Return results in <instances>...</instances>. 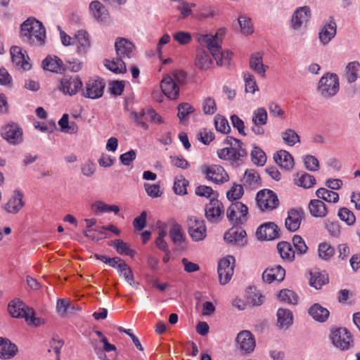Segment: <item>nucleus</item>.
I'll use <instances>...</instances> for the list:
<instances>
[{
    "mask_svg": "<svg viewBox=\"0 0 360 360\" xmlns=\"http://www.w3.org/2000/svg\"><path fill=\"white\" fill-rule=\"evenodd\" d=\"M20 37L27 45L34 48L41 47L46 44V29L41 22L30 17L20 25Z\"/></svg>",
    "mask_w": 360,
    "mask_h": 360,
    "instance_id": "f257e3e1",
    "label": "nucleus"
},
{
    "mask_svg": "<svg viewBox=\"0 0 360 360\" xmlns=\"http://www.w3.org/2000/svg\"><path fill=\"white\" fill-rule=\"evenodd\" d=\"M224 143L226 147L217 150L219 158L228 161L234 167L243 165L248 155L244 143L240 139L230 136H226Z\"/></svg>",
    "mask_w": 360,
    "mask_h": 360,
    "instance_id": "f03ea898",
    "label": "nucleus"
},
{
    "mask_svg": "<svg viewBox=\"0 0 360 360\" xmlns=\"http://www.w3.org/2000/svg\"><path fill=\"white\" fill-rule=\"evenodd\" d=\"M224 32V29H220L214 35L205 34L202 37V41L206 45L219 66L229 65L232 57L231 51H223L221 47V39L218 35L222 34Z\"/></svg>",
    "mask_w": 360,
    "mask_h": 360,
    "instance_id": "7ed1b4c3",
    "label": "nucleus"
},
{
    "mask_svg": "<svg viewBox=\"0 0 360 360\" xmlns=\"http://www.w3.org/2000/svg\"><path fill=\"white\" fill-rule=\"evenodd\" d=\"M339 89V78L336 74H325L319 80L318 90L323 97L328 98L335 96Z\"/></svg>",
    "mask_w": 360,
    "mask_h": 360,
    "instance_id": "20e7f679",
    "label": "nucleus"
},
{
    "mask_svg": "<svg viewBox=\"0 0 360 360\" xmlns=\"http://www.w3.org/2000/svg\"><path fill=\"white\" fill-rule=\"evenodd\" d=\"M330 340L333 345L341 351L348 350L353 342L350 333L342 327L331 328Z\"/></svg>",
    "mask_w": 360,
    "mask_h": 360,
    "instance_id": "39448f33",
    "label": "nucleus"
},
{
    "mask_svg": "<svg viewBox=\"0 0 360 360\" xmlns=\"http://www.w3.org/2000/svg\"><path fill=\"white\" fill-rule=\"evenodd\" d=\"M82 82L78 75H64L60 80L58 89L64 95L75 96L79 91H82Z\"/></svg>",
    "mask_w": 360,
    "mask_h": 360,
    "instance_id": "423d86ee",
    "label": "nucleus"
},
{
    "mask_svg": "<svg viewBox=\"0 0 360 360\" xmlns=\"http://www.w3.org/2000/svg\"><path fill=\"white\" fill-rule=\"evenodd\" d=\"M105 86V81L100 78H90L85 85V88L82 89V94L85 98L91 99H97L101 98Z\"/></svg>",
    "mask_w": 360,
    "mask_h": 360,
    "instance_id": "0eeeda50",
    "label": "nucleus"
},
{
    "mask_svg": "<svg viewBox=\"0 0 360 360\" xmlns=\"http://www.w3.org/2000/svg\"><path fill=\"white\" fill-rule=\"evenodd\" d=\"M248 208L241 202L236 201L231 204L226 211V216L230 221L236 224L245 222L248 219Z\"/></svg>",
    "mask_w": 360,
    "mask_h": 360,
    "instance_id": "6e6552de",
    "label": "nucleus"
},
{
    "mask_svg": "<svg viewBox=\"0 0 360 360\" xmlns=\"http://www.w3.org/2000/svg\"><path fill=\"white\" fill-rule=\"evenodd\" d=\"M234 262L235 258L231 255L221 259L219 262L217 271L219 283L221 285L226 284L231 280L233 274Z\"/></svg>",
    "mask_w": 360,
    "mask_h": 360,
    "instance_id": "1a4fd4ad",
    "label": "nucleus"
},
{
    "mask_svg": "<svg viewBox=\"0 0 360 360\" xmlns=\"http://www.w3.org/2000/svg\"><path fill=\"white\" fill-rule=\"evenodd\" d=\"M202 173L205 178L216 184H223L229 180V175L224 167L220 165H212L204 166L202 168Z\"/></svg>",
    "mask_w": 360,
    "mask_h": 360,
    "instance_id": "9d476101",
    "label": "nucleus"
},
{
    "mask_svg": "<svg viewBox=\"0 0 360 360\" xmlns=\"http://www.w3.org/2000/svg\"><path fill=\"white\" fill-rule=\"evenodd\" d=\"M188 233L191 238L196 242L202 240L207 236V229L205 221L195 217L188 218Z\"/></svg>",
    "mask_w": 360,
    "mask_h": 360,
    "instance_id": "9b49d317",
    "label": "nucleus"
},
{
    "mask_svg": "<svg viewBox=\"0 0 360 360\" xmlns=\"http://www.w3.org/2000/svg\"><path fill=\"white\" fill-rule=\"evenodd\" d=\"M256 199L262 210H274L277 207L279 203L276 193L269 189L259 191L257 194Z\"/></svg>",
    "mask_w": 360,
    "mask_h": 360,
    "instance_id": "f8f14e48",
    "label": "nucleus"
},
{
    "mask_svg": "<svg viewBox=\"0 0 360 360\" xmlns=\"http://www.w3.org/2000/svg\"><path fill=\"white\" fill-rule=\"evenodd\" d=\"M236 347L244 354L252 353L256 346L254 335L249 330L240 332L236 338Z\"/></svg>",
    "mask_w": 360,
    "mask_h": 360,
    "instance_id": "ddd939ff",
    "label": "nucleus"
},
{
    "mask_svg": "<svg viewBox=\"0 0 360 360\" xmlns=\"http://www.w3.org/2000/svg\"><path fill=\"white\" fill-rule=\"evenodd\" d=\"M337 25L333 17L330 16L319 28V39L323 45H326L335 37Z\"/></svg>",
    "mask_w": 360,
    "mask_h": 360,
    "instance_id": "4468645a",
    "label": "nucleus"
},
{
    "mask_svg": "<svg viewBox=\"0 0 360 360\" xmlns=\"http://www.w3.org/2000/svg\"><path fill=\"white\" fill-rule=\"evenodd\" d=\"M1 134L5 140L12 144H18L22 141V131L15 123L2 127Z\"/></svg>",
    "mask_w": 360,
    "mask_h": 360,
    "instance_id": "2eb2a0df",
    "label": "nucleus"
},
{
    "mask_svg": "<svg viewBox=\"0 0 360 360\" xmlns=\"http://www.w3.org/2000/svg\"><path fill=\"white\" fill-rule=\"evenodd\" d=\"M279 229L274 222H267L258 227L256 236L260 240H271L278 238Z\"/></svg>",
    "mask_w": 360,
    "mask_h": 360,
    "instance_id": "dca6fc26",
    "label": "nucleus"
},
{
    "mask_svg": "<svg viewBox=\"0 0 360 360\" xmlns=\"http://www.w3.org/2000/svg\"><path fill=\"white\" fill-rule=\"evenodd\" d=\"M246 231L241 229L231 228L225 232L224 239L228 244L245 246L247 243Z\"/></svg>",
    "mask_w": 360,
    "mask_h": 360,
    "instance_id": "f3484780",
    "label": "nucleus"
},
{
    "mask_svg": "<svg viewBox=\"0 0 360 360\" xmlns=\"http://www.w3.org/2000/svg\"><path fill=\"white\" fill-rule=\"evenodd\" d=\"M205 211L207 219L212 223H215L218 221L219 217L224 212V205L215 197H213L206 205Z\"/></svg>",
    "mask_w": 360,
    "mask_h": 360,
    "instance_id": "a211bd4d",
    "label": "nucleus"
},
{
    "mask_svg": "<svg viewBox=\"0 0 360 360\" xmlns=\"http://www.w3.org/2000/svg\"><path fill=\"white\" fill-rule=\"evenodd\" d=\"M311 15L310 8L308 6L298 7L294 11L291 18V27L295 30H299L302 25L307 22Z\"/></svg>",
    "mask_w": 360,
    "mask_h": 360,
    "instance_id": "6ab92c4d",
    "label": "nucleus"
},
{
    "mask_svg": "<svg viewBox=\"0 0 360 360\" xmlns=\"http://www.w3.org/2000/svg\"><path fill=\"white\" fill-rule=\"evenodd\" d=\"M304 215V211L301 208H292L288 210V217L285 220L286 229L291 231H296L300 226Z\"/></svg>",
    "mask_w": 360,
    "mask_h": 360,
    "instance_id": "aec40b11",
    "label": "nucleus"
},
{
    "mask_svg": "<svg viewBox=\"0 0 360 360\" xmlns=\"http://www.w3.org/2000/svg\"><path fill=\"white\" fill-rule=\"evenodd\" d=\"M8 311L13 318H25L28 321L29 314L33 315V310L20 300H13L8 305Z\"/></svg>",
    "mask_w": 360,
    "mask_h": 360,
    "instance_id": "412c9836",
    "label": "nucleus"
},
{
    "mask_svg": "<svg viewBox=\"0 0 360 360\" xmlns=\"http://www.w3.org/2000/svg\"><path fill=\"white\" fill-rule=\"evenodd\" d=\"M285 270L281 265H274L267 267L262 274V280L266 283L274 281L281 282L284 280Z\"/></svg>",
    "mask_w": 360,
    "mask_h": 360,
    "instance_id": "4be33fe9",
    "label": "nucleus"
},
{
    "mask_svg": "<svg viewBox=\"0 0 360 360\" xmlns=\"http://www.w3.org/2000/svg\"><path fill=\"white\" fill-rule=\"evenodd\" d=\"M160 87L162 93L169 99H176L179 94V87L174 78L166 75L161 81Z\"/></svg>",
    "mask_w": 360,
    "mask_h": 360,
    "instance_id": "5701e85b",
    "label": "nucleus"
},
{
    "mask_svg": "<svg viewBox=\"0 0 360 360\" xmlns=\"http://www.w3.org/2000/svg\"><path fill=\"white\" fill-rule=\"evenodd\" d=\"M115 48L117 57L122 60L131 58L134 55V44L124 38L117 39Z\"/></svg>",
    "mask_w": 360,
    "mask_h": 360,
    "instance_id": "b1692460",
    "label": "nucleus"
},
{
    "mask_svg": "<svg viewBox=\"0 0 360 360\" xmlns=\"http://www.w3.org/2000/svg\"><path fill=\"white\" fill-rule=\"evenodd\" d=\"M11 56L13 63L18 67H20L24 70H28L31 68V65L28 62L29 57L26 51H23L20 46H14L11 48Z\"/></svg>",
    "mask_w": 360,
    "mask_h": 360,
    "instance_id": "393cba45",
    "label": "nucleus"
},
{
    "mask_svg": "<svg viewBox=\"0 0 360 360\" xmlns=\"http://www.w3.org/2000/svg\"><path fill=\"white\" fill-rule=\"evenodd\" d=\"M22 198L23 193L20 191H14L13 195L4 205L5 210L8 213H18L24 206Z\"/></svg>",
    "mask_w": 360,
    "mask_h": 360,
    "instance_id": "a878e982",
    "label": "nucleus"
},
{
    "mask_svg": "<svg viewBox=\"0 0 360 360\" xmlns=\"http://www.w3.org/2000/svg\"><path fill=\"white\" fill-rule=\"evenodd\" d=\"M276 326L280 329H288L293 323V314L288 309L279 308L276 312Z\"/></svg>",
    "mask_w": 360,
    "mask_h": 360,
    "instance_id": "bb28decb",
    "label": "nucleus"
},
{
    "mask_svg": "<svg viewBox=\"0 0 360 360\" xmlns=\"http://www.w3.org/2000/svg\"><path fill=\"white\" fill-rule=\"evenodd\" d=\"M249 65L250 68L261 77H264L269 69V67L263 63V56L260 52L251 54Z\"/></svg>",
    "mask_w": 360,
    "mask_h": 360,
    "instance_id": "cd10ccee",
    "label": "nucleus"
},
{
    "mask_svg": "<svg viewBox=\"0 0 360 360\" xmlns=\"http://www.w3.org/2000/svg\"><path fill=\"white\" fill-rule=\"evenodd\" d=\"M308 313L314 321L319 323H325L330 316L328 309L319 303L311 306L308 309Z\"/></svg>",
    "mask_w": 360,
    "mask_h": 360,
    "instance_id": "c85d7f7f",
    "label": "nucleus"
},
{
    "mask_svg": "<svg viewBox=\"0 0 360 360\" xmlns=\"http://www.w3.org/2000/svg\"><path fill=\"white\" fill-rule=\"evenodd\" d=\"M18 351L16 345L6 338H0V358L9 359L13 358Z\"/></svg>",
    "mask_w": 360,
    "mask_h": 360,
    "instance_id": "c756f323",
    "label": "nucleus"
},
{
    "mask_svg": "<svg viewBox=\"0 0 360 360\" xmlns=\"http://www.w3.org/2000/svg\"><path fill=\"white\" fill-rule=\"evenodd\" d=\"M276 163L281 168L290 170L294 165V160L292 155L286 150H281L274 155Z\"/></svg>",
    "mask_w": 360,
    "mask_h": 360,
    "instance_id": "7c9ffc66",
    "label": "nucleus"
},
{
    "mask_svg": "<svg viewBox=\"0 0 360 360\" xmlns=\"http://www.w3.org/2000/svg\"><path fill=\"white\" fill-rule=\"evenodd\" d=\"M89 11L97 21L103 22L108 16L105 7L98 1H93L89 4Z\"/></svg>",
    "mask_w": 360,
    "mask_h": 360,
    "instance_id": "2f4dec72",
    "label": "nucleus"
},
{
    "mask_svg": "<svg viewBox=\"0 0 360 360\" xmlns=\"http://www.w3.org/2000/svg\"><path fill=\"white\" fill-rule=\"evenodd\" d=\"M309 210L311 215L314 217L323 218L327 214V208L325 203L319 199L310 200Z\"/></svg>",
    "mask_w": 360,
    "mask_h": 360,
    "instance_id": "473e14b6",
    "label": "nucleus"
},
{
    "mask_svg": "<svg viewBox=\"0 0 360 360\" xmlns=\"http://www.w3.org/2000/svg\"><path fill=\"white\" fill-rule=\"evenodd\" d=\"M91 209L94 212L99 215L110 212L117 214L120 212V207L117 205H108L101 200H97L93 202L91 205Z\"/></svg>",
    "mask_w": 360,
    "mask_h": 360,
    "instance_id": "72a5a7b5",
    "label": "nucleus"
},
{
    "mask_svg": "<svg viewBox=\"0 0 360 360\" xmlns=\"http://www.w3.org/2000/svg\"><path fill=\"white\" fill-rule=\"evenodd\" d=\"M41 65L44 70L57 73L61 70L63 61L57 56H49L42 60Z\"/></svg>",
    "mask_w": 360,
    "mask_h": 360,
    "instance_id": "f704fd0d",
    "label": "nucleus"
},
{
    "mask_svg": "<svg viewBox=\"0 0 360 360\" xmlns=\"http://www.w3.org/2000/svg\"><path fill=\"white\" fill-rule=\"evenodd\" d=\"M75 40L78 53H85L91 45L88 33L84 30L78 31L75 35Z\"/></svg>",
    "mask_w": 360,
    "mask_h": 360,
    "instance_id": "c9c22d12",
    "label": "nucleus"
},
{
    "mask_svg": "<svg viewBox=\"0 0 360 360\" xmlns=\"http://www.w3.org/2000/svg\"><path fill=\"white\" fill-rule=\"evenodd\" d=\"M278 251L283 259L292 261L295 258V250L292 245L286 241H281L277 245Z\"/></svg>",
    "mask_w": 360,
    "mask_h": 360,
    "instance_id": "e433bc0d",
    "label": "nucleus"
},
{
    "mask_svg": "<svg viewBox=\"0 0 360 360\" xmlns=\"http://www.w3.org/2000/svg\"><path fill=\"white\" fill-rule=\"evenodd\" d=\"M169 235L172 241L176 245L184 243L186 240V236L183 229L181 225L177 223L172 224L169 229Z\"/></svg>",
    "mask_w": 360,
    "mask_h": 360,
    "instance_id": "4c0bfd02",
    "label": "nucleus"
},
{
    "mask_svg": "<svg viewBox=\"0 0 360 360\" xmlns=\"http://www.w3.org/2000/svg\"><path fill=\"white\" fill-rule=\"evenodd\" d=\"M345 77L349 83L354 82L360 77V64L358 62L349 63L345 69Z\"/></svg>",
    "mask_w": 360,
    "mask_h": 360,
    "instance_id": "58836bf2",
    "label": "nucleus"
},
{
    "mask_svg": "<svg viewBox=\"0 0 360 360\" xmlns=\"http://www.w3.org/2000/svg\"><path fill=\"white\" fill-rule=\"evenodd\" d=\"M328 282L327 276L319 271H314L310 273V278L309 280V285L316 288L321 289V287L326 284Z\"/></svg>",
    "mask_w": 360,
    "mask_h": 360,
    "instance_id": "ea45409f",
    "label": "nucleus"
},
{
    "mask_svg": "<svg viewBox=\"0 0 360 360\" xmlns=\"http://www.w3.org/2000/svg\"><path fill=\"white\" fill-rule=\"evenodd\" d=\"M278 298L283 302L288 304L296 305L298 302V296L292 290L289 289H282L278 294Z\"/></svg>",
    "mask_w": 360,
    "mask_h": 360,
    "instance_id": "a19ab883",
    "label": "nucleus"
},
{
    "mask_svg": "<svg viewBox=\"0 0 360 360\" xmlns=\"http://www.w3.org/2000/svg\"><path fill=\"white\" fill-rule=\"evenodd\" d=\"M212 65V60L209 53L200 51L198 53L195 59V65L201 70H207Z\"/></svg>",
    "mask_w": 360,
    "mask_h": 360,
    "instance_id": "79ce46f5",
    "label": "nucleus"
},
{
    "mask_svg": "<svg viewBox=\"0 0 360 360\" xmlns=\"http://www.w3.org/2000/svg\"><path fill=\"white\" fill-rule=\"evenodd\" d=\"M335 254V248L330 244L323 242L318 246V255L320 259L328 261Z\"/></svg>",
    "mask_w": 360,
    "mask_h": 360,
    "instance_id": "37998d69",
    "label": "nucleus"
},
{
    "mask_svg": "<svg viewBox=\"0 0 360 360\" xmlns=\"http://www.w3.org/2000/svg\"><path fill=\"white\" fill-rule=\"evenodd\" d=\"M259 180V176L255 170L247 169L245 172L242 181L245 186L252 188L258 185Z\"/></svg>",
    "mask_w": 360,
    "mask_h": 360,
    "instance_id": "c03bdc74",
    "label": "nucleus"
},
{
    "mask_svg": "<svg viewBox=\"0 0 360 360\" xmlns=\"http://www.w3.org/2000/svg\"><path fill=\"white\" fill-rule=\"evenodd\" d=\"M316 195L326 202L336 203L339 200V195L333 191L320 188L316 191Z\"/></svg>",
    "mask_w": 360,
    "mask_h": 360,
    "instance_id": "a18cd8bd",
    "label": "nucleus"
},
{
    "mask_svg": "<svg viewBox=\"0 0 360 360\" xmlns=\"http://www.w3.org/2000/svg\"><path fill=\"white\" fill-rule=\"evenodd\" d=\"M189 182L186 179L184 176L179 175L175 177L173 190L174 192L180 195H184L187 194V186Z\"/></svg>",
    "mask_w": 360,
    "mask_h": 360,
    "instance_id": "49530a36",
    "label": "nucleus"
},
{
    "mask_svg": "<svg viewBox=\"0 0 360 360\" xmlns=\"http://www.w3.org/2000/svg\"><path fill=\"white\" fill-rule=\"evenodd\" d=\"M245 82V91L246 93L255 94L259 90L256 79L252 74L249 72H243Z\"/></svg>",
    "mask_w": 360,
    "mask_h": 360,
    "instance_id": "de8ad7c7",
    "label": "nucleus"
},
{
    "mask_svg": "<svg viewBox=\"0 0 360 360\" xmlns=\"http://www.w3.org/2000/svg\"><path fill=\"white\" fill-rule=\"evenodd\" d=\"M104 65L108 70L114 73H121L122 72V69L126 70L123 60L118 57L112 60H105Z\"/></svg>",
    "mask_w": 360,
    "mask_h": 360,
    "instance_id": "09e8293b",
    "label": "nucleus"
},
{
    "mask_svg": "<svg viewBox=\"0 0 360 360\" xmlns=\"http://www.w3.org/2000/svg\"><path fill=\"white\" fill-rule=\"evenodd\" d=\"M251 160L257 166H263L266 162L265 153L258 146H255L251 151Z\"/></svg>",
    "mask_w": 360,
    "mask_h": 360,
    "instance_id": "8fccbe9b",
    "label": "nucleus"
},
{
    "mask_svg": "<svg viewBox=\"0 0 360 360\" xmlns=\"http://www.w3.org/2000/svg\"><path fill=\"white\" fill-rule=\"evenodd\" d=\"M268 114L264 108H258L252 112V122L253 124L265 125L267 123Z\"/></svg>",
    "mask_w": 360,
    "mask_h": 360,
    "instance_id": "3c124183",
    "label": "nucleus"
},
{
    "mask_svg": "<svg viewBox=\"0 0 360 360\" xmlns=\"http://www.w3.org/2000/svg\"><path fill=\"white\" fill-rule=\"evenodd\" d=\"M146 115V109H142L139 112L131 111L130 112L131 118L134 121L136 126L141 127L145 130L149 129L148 124L144 121V117Z\"/></svg>",
    "mask_w": 360,
    "mask_h": 360,
    "instance_id": "603ef678",
    "label": "nucleus"
},
{
    "mask_svg": "<svg viewBox=\"0 0 360 360\" xmlns=\"http://www.w3.org/2000/svg\"><path fill=\"white\" fill-rule=\"evenodd\" d=\"M244 193L243 187L240 184L234 183L230 190L226 192V197L229 201H237Z\"/></svg>",
    "mask_w": 360,
    "mask_h": 360,
    "instance_id": "864d4df0",
    "label": "nucleus"
},
{
    "mask_svg": "<svg viewBox=\"0 0 360 360\" xmlns=\"http://www.w3.org/2000/svg\"><path fill=\"white\" fill-rule=\"evenodd\" d=\"M338 216L340 220L345 221L349 226L353 225L356 221L354 214L347 207L340 208Z\"/></svg>",
    "mask_w": 360,
    "mask_h": 360,
    "instance_id": "5fc2aeb1",
    "label": "nucleus"
},
{
    "mask_svg": "<svg viewBox=\"0 0 360 360\" xmlns=\"http://www.w3.org/2000/svg\"><path fill=\"white\" fill-rule=\"evenodd\" d=\"M297 185L304 188H309L316 184V179L313 175L308 173L301 174L300 176L297 179Z\"/></svg>",
    "mask_w": 360,
    "mask_h": 360,
    "instance_id": "6e6d98bb",
    "label": "nucleus"
},
{
    "mask_svg": "<svg viewBox=\"0 0 360 360\" xmlns=\"http://www.w3.org/2000/svg\"><path fill=\"white\" fill-rule=\"evenodd\" d=\"M241 32L245 35L251 34L253 32V26L251 19L247 16L241 15L238 19Z\"/></svg>",
    "mask_w": 360,
    "mask_h": 360,
    "instance_id": "4d7b16f0",
    "label": "nucleus"
},
{
    "mask_svg": "<svg viewBox=\"0 0 360 360\" xmlns=\"http://www.w3.org/2000/svg\"><path fill=\"white\" fill-rule=\"evenodd\" d=\"M282 138L284 142L290 146L300 141L299 135L292 129H288L283 132Z\"/></svg>",
    "mask_w": 360,
    "mask_h": 360,
    "instance_id": "13d9d810",
    "label": "nucleus"
},
{
    "mask_svg": "<svg viewBox=\"0 0 360 360\" xmlns=\"http://www.w3.org/2000/svg\"><path fill=\"white\" fill-rule=\"evenodd\" d=\"M114 248L116 249L117 252L120 255H125L128 256H131L134 254V250H132L127 243L124 242L122 240L117 239L115 240L112 242Z\"/></svg>",
    "mask_w": 360,
    "mask_h": 360,
    "instance_id": "bf43d9fd",
    "label": "nucleus"
},
{
    "mask_svg": "<svg viewBox=\"0 0 360 360\" xmlns=\"http://www.w3.org/2000/svg\"><path fill=\"white\" fill-rule=\"evenodd\" d=\"M214 125L216 129L223 134H227L231 129L228 120L219 115L214 117Z\"/></svg>",
    "mask_w": 360,
    "mask_h": 360,
    "instance_id": "052dcab7",
    "label": "nucleus"
},
{
    "mask_svg": "<svg viewBox=\"0 0 360 360\" xmlns=\"http://www.w3.org/2000/svg\"><path fill=\"white\" fill-rule=\"evenodd\" d=\"M117 271L121 276H124L129 285H132L134 284V276L132 271L125 262H121V266H119Z\"/></svg>",
    "mask_w": 360,
    "mask_h": 360,
    "instance_id": "680f3d73",
    "label": "nucleus"
},
{
    "mask_svg": "<svg viewBox=\"0 0 360 360\" xmlns=\"http://www.w3.org/2000/svg\"><path fill=\"white\" fill-rule=\"evenodd\" d=\"M178 117L180 120L186 118L191 113L194 111L193 107L188 103H181L178 107Z\"/></svg>",
    "mask_w": 360,
    "mask_h": 360,
    "instance_id": "e2e57ef3",
    "label": "nucleus"
},
{
    "mask_svg": "<svg viewBox=\"0 0 360 360\" xmlns=\"http://www.w3.org/2000/svg\"><path fill=\"white\" fill-rule=\"evenodd\" d=\"M293 245L300 255H304L307 252L308 247L307 246L304 240L299 235H295L292 238Z\"/></svg>",
    "mask_w": 360,
    "mask_h": 360,
    "instance_id": "0e129e2a",
    "label": "nucleus"
},
{
    "mask_svg": "<svg viewBox=\"0 0 360 360\" xmlns=\"http://www.w3.org/2000/svg\"><path fill=\"white\" fill-rule=\"evenodd\" d=\"M174 39L181 45H186L192 40L191 34L185 31H178L173 34Z\"/></svg>",
    "mask_w": 360,
    "mask_h": 360,
    "instance_id": "69168bd1",
    "label": "nucleus"
},
{
    "mask_svg": "<svg viewBox=\"0 0 360 360\" xmlns=\"http://www.w3.org/2000/svg\"><path fill=\"white\" fill-rule=\"evenodd\" d=\"M202 109L205 115H213L217 111L215 100L212 97H207L202 103Z\"/></svg>",
    "mask_w": 360,
    "mask_h": 360,
    "instance_id": "338daca9",
    "label": "nucleus"
},
{
    "mask_svg": "<svg viewBox=\"0 0 360 360\" xmlns=\"http://www.w3.org/2000/svg\"><path fill=\"white\" fill-rule=\"evenodd\" d=\"M304 163L309 171L315 172L319 169V162L318 159L313 155H306L304 158Z\"/></svg>",
    "mask_w": 360,
    "mask_h": 360,
    "instance_id": "774afa93",
    "label": "nucleus"
}]
</instances>
